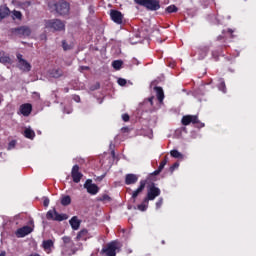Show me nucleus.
<instances>
[{
    "mask_svg": "<svg viewBox=\"0 0 256 256\" xmlns=\"http://www.w3.org/2000/svg\"><path fill=\"white\" fill-rule=\"evenodd\" d=\"M62 243L60 244V255L61 256H73L77 255L78 251H83V244L77 243L69 236H63Z\"/></svg>",
    "mask_w": 256,
    "mask_h": 256,
    "instance_id": "nucleus-1",
    "label": "nucleus"
},
{
    "mask_svg": "<svg viewBox=\"0 0 256 256\" xmlns=\"http://www.w3.org/2000/svg\"><path fill=\"white\" fill-rule=\"evenodd\" d=\"M137 5L145 7L148 11H159L161 4L159 0H134Z\"/></svg>",
    "mask_w": 256,
    "mask_h": 256,
    "instance_id": "nucleus-2",
    "label": "nucleus"
},
{
    "mask_svg": "<svg viewBox=\"0 0 256 256\" xmlns=\"http://www.w3.org/2000/svg\"><path fill=\"white\" fill-rule=\"evenodd\" d=\"M181 123L185 127H187V125H191V123H193V125H196V127H198V129H201L202 127H205V124L202 123L201 121H199V117H197V115L183 116L182 120H181Z\"/></svg>",
    "mask_w": 256,
    "mask_h": 256,
    "instance_id": "nucleus-3",
    "label": "nucleus"
},
{
    "mask_svg": "<svg viewBox=\"0 0 256 256\" xmlns=\"http://www.w3.org/2000/svg\"><path fill=\"white\" fill-rule=\"evenodd\" d=\"M45 27L54 31H65V22L59 19L48 20L46 21Z\"/></svg>",
    "mask_w": 256,
    "mask_h": 256,
    "instance_id": "nucleus-4",
    "label": "nucleus"
},
{
    "mask_svg": "<svg viewBox=\"0 0 256 256\" xmlns=\"http://www.w3.org/2000/svg\"><path fill=\"white\" fill-rule=\"evenodd\" d=\"M161 195V189L157 188L155 184H152L148 188L147 196L144 199L145 203H149V201H155L156 197H159Z\"/></svg>",
    "mask_w": 256,
    "mask_h": 256,
    "instance_id": "nucleus-5",
    "label": "nucleus"
},
{
    "mask_svg": "<svg viewBox=\"0 0 256 256\" xmlns=\"http://www.w3.org/2000/svg\"><path fill=\"white\" fill-rule=\"evenodd\" d=\"M46 219H48V221H66L68 216L67 214H59L57 210L52 209L46 213Z\"/></svg>",
    "mask_w": 256,
    "mask_h": 256,
    "instance_id": "nucleus-6",
    "label": "nucleus"
},
{
    "mask_svg": "<svg viewBox=\"0 0 256 256\" xmlns=\"http://www.w3.org/2000/svg\"><path fill=\"white\" fill-rule=\"evenodd\" d=\"M16 58L18 61V69H20V71H24V73H29V71H31V64L28 63L27 60L23 59L21 53H17Z\"/></svg>",
    "mask_w": 256,
    "mask_h": 256,
    "instance_id": "nucleus-7",
    "label": "nucleus"
},
{
    "mask_svg": "<svg viewBox=\"0 0 256 256\" xmlns=\"http://www.w3.org/2000/svg\"><path fill=\"white\" fill-rule=\"evenodd\" d=\"M12 33L17 37H29V35H31V28H29V26H20L18 28H14Z\"/></svg>",
    "mask_w": 256,
    "mask_h": 256,
    "instance_id": "nucleus-8",
    "label": "nucleus"
},
{
    "mask_svg": "<svg viewBox=\"0 0 256 256\" xmlns=\"http://www.w3.org/2000/svg\"><path fill=\"white\" fill-rule=\"evenodd\" d=\"M106 256H117V242H110L102 249Z\"/></svg>",
    "mask_w": 256,
    "mask_h": 256,
    "instance_id": "nucleus-9",
    "label": "nucleus"
},
{
    "mask_svg": "<svg viewBox=\"0 0 256 256\" xmlns=\"http://www.w3.org/2000/svg\"><path fill=\"white\" fill-rule=\"evenodd\" d=\"M56 8V12L59 15H67L69 13V3H67L66 1H60L55 5Z\"/></svg>",
    "mask_w": 256,
    "mask_h": 256,
    "instance_id": "nucleus-10",
    "label": "nucleus"
},
{
    "mask_svg": "<svg viewBox=\"0 0 256 256\" xmlns=\"http://www.w3.org/2000/svg\"><path fill=\"white\" fill-rule=\"evenodd\" d=\"M84 188L87 189L90 195H97V193H99V186L93 184V180L91 179L86 180Z\"/></svg>",
    "mask_w": 256,
    "mask_h": 256,
    "instance_id": "nucleus-11",
    "label": "nucleus"
},
{
    "mask_svg": "<svg viewBox=\"0 0 256 256\" xmlns=\"http://www.w3.org/2000/svg\"><path fill=\"white\" fill-rule=\"evenodd\" d=\"M110 17L116 25H123V13L119 10H111Z\"/></svg>",
    "mask_w": 256,
    "mask_h": 256,
    "instance_id": "nucleus-12",
    "label": "nucleus"
},
{
    "mask_svg": "<svg viewBox=\"0 0 256 256\" xmlns=\"http://www.w3.org/2000/svg\"><path fill=\"white\" fill-rule=\"evenodd\" d=\"M72 179L74 183H80L81 179L83 178V174L79 172V165H74L72 168Z\"/></svg>",
    "mask_w": 256,
    "mask_h": 256,
    "instance_id": "nucleus-13",
    "label": "nucleus"
},
{
    "mask_svg": "<svg viewBox=\"0 0 256 256\" xmlns=\"http://www.w3.org/2000/svg\"><path fill=\"white\" fill-rule=\"evenodd\" d=\"M30 233H33V228L31 226H24L22 228L17 229L16 231V237L23 238L27 237Z\"/></svg>",
    "mask_w": 256,
    "mask_h": 256,
    "instance_id": "nucleus-14",
    "label": "nucleus"
},
{
    "mask_svg": "<svg viewBox=\"0 0 256 256\" xmlns=\"http://www.w3.org/2000/svg\"><path fill=\"white\" fill-rule=\"evenodd\" d=\"M75 239L76 241H87V239H91V234L89 233V230L82 229L78 232Z\"/></svg>",
    "mask_w": 256,
    "mask_h": 256,
    "instance_id": "nucleus-15",
    "label": "nucleus"
},
{
    "mask_svg": "<svg viewBox=\"0 0 256 256\" xmlns=\"http://www.w3.org/2000/svg\"><path fill=\"white\" fill-rule=\"evenodd\" d=\"M31 111H33V106L31 104H29V103L22 104L20 106V113L24 117H29V115H31Z\"/></svg>",
    "mask_w": 256,
    "mask_h": 256,
    "instance_id": "nucleus-16",
    "label": "nucleus"
},
{
    "mask_svg": "<svg viewBox=\"0 0 256 256\" xmlns=\"http://www.w3.org/2000/svg\"><path fill=\"white\" fill-rule=\"evenodd\" d=\"M147 185V180H141L139 187L132 193V199H137L140 193H143L145 186Z\"/></svg>",
    "mask_w": 256,
    "mask_h": 256,
    "instance_id": "nucleus-17",
    "label": "nucleus"
},
{
    "mask_svg": "<svg viewBox=\"0 0 256 256\" xmlns=\"http://www.w3.org/2000/svg\"><path fill=\"white\" fill-rule=\"evenodd\" d=\"M137 181H139V176H137V174H126L125 176L126 185H135Z\"/></svg>",
    "mask_w": 256,
    "mask_h": 256,
    "instance_id": "nucleus-18",
    "label": "nucleus"
},
{
    "mask_svg": "<svg viewBox=\"0 0 256 256\" xmlns=\"http://www.w3.org/2000/svg\"><path fill=\"white\" fill-rule=\"evenodd\" d=\"M42 247L46 253H51L53 248L55 247V242L53 240H44L42 243Z\"/></svg>",
    "mask_w": 256,
    "mask_h": 256,
    "instance_id": "nucleus-19",
    "label": "nucleus"
},
{
    "mask_svg": "<svg viewBox=\"0 0 256 256\" xmlns=\"http://www.w3.org/2000/svg\"><path fill=\"white\" fill-rule=\"evenodd\" d=\"M69 224H70L71 228L73 229V231H78V229L81 227V220H79V218L77 216H73L69 220Z\"/></svg>",
    "mask_w": 256,
    "mask_h": 256,
    "instance_id": "nucleus-20",
    "label": "nucleus"
},
{
    "mask_svg": "<svg viewBox=\"0 0 256 256\" xmlns=\"http://www.w3.org/2000/svg\"><path fill=\"white\" fill-rule=\"evenodd\" d=\"M49 75L53 79H59V77H63V70L61 68H54L49 71Z\"/></svg>",
    "mask_w": 256,
    "mask_h": 256,
    "instance_id": "nucleus-21",
    "label": "nucleus"
},
{
    "mask_svg": "<svg viewBox=\"0 0 256 256\" xmlns=\"http://www.w3.org/2000/svg\"><path fill=\"white\" fill-rule=\"evenodd\" d=\"M155 91H156V97L159 103H163V99H165V93L163 92V88L155 87Z\"/></svg>",
    "mask_w": 256,
    "mask_h": 256,
    "instance_id": "nucleus-22",
    "label": "nucleus"
},
{
    "mask_svg": "<svg viewBox=\"0 0 256 256\" xmlns=\"http://www.w3.org/2000/svg\"><path fill=\"white\" fill-rule=\"evenodd\" d=\"M24 137H26V139H35V131L31 128H26L24 130Z\"/></svg>",
    "mask_w": 256,
    "mask_h": 256,
    "instance_id": "nucleus-23",
    "label": "nucleus"
},
{
    "mask_svg": "<svg viewBox=\"0 0 256 256\" xmlns=\"http://www.w3.org/2000/svg\"><path fill=\"white\" fill-rule=\"evenodd\" d=\"M9 15V8L7 6H0V21Z\"/></svg>",
    "mask_w": 256,
    "mask_h": 256,
    "instance_id": "nucleus-24",
    "label": "nucleus"
},
{
    "mask_svg": "<svg viewBox=\"0 0 256 256\" xmlns=\"http://www.w3.org/2000/svg\"><path fill=\"white\" fill-rule=\"evenodd\" d=\"M0 63H11V58L4 51H0Z\"/></svg>",
    "mask_w": 256,
    "mask_h": 256,
    "instance_id": "nucleus-25",
    "label": "nucleus"
},
{
    "mask_svg": "<svg viewBox=\"0 0 256 256\" xmlns=\"http://www.w3.org/2000/svg\"><path fill=\"white\" fill-rule=\"evenodd\" d=\"M218 89L219 91H222V93H227V86L225 85V80H223V78H219Z\"/></svg>",
    "mask_w": 256,
    "mask_h": 256,
    "instance_id": "nucleus-26",
    "label": "nucleus"
},
{
    "mask_svg": "<svg viewBox=\"0 0 256 256\" xmlns=\"http://www.w3.org/2000/svg\"><path fill=\"white\" fill-rule=\"evenodd\" d=\"M61 205H63V207H67V205H71V196L69 195L62 196Z\"/></svg>",
    "mask_w": 256,
    "mask_h": 256,
    "instance_id": "nucleus-27",
    "label": "nucleus"
},
{
    "mask_svg": "<svg viewBox=\"0 0 256 256\" xmlns=\"http://www.w3.org/2000/svg\"><path fill=\"white\" fill-rule=\"evenodd\" d=\"M12 19L15 21V19H18V21H21L23 19V14L20 11L14 10L12 11Z\"/></svg>",
    "mask_w": 256,
    "mask_h": 256,
    "instance_id": "nucleus-28",
    "label": "nucleus"
},
{
    "mask_svg": "<svg viewBox=\"0 0 256 256\" xmlns=\"http://www.w3.org/2000/svg\"><path fill=\"white\" fill-rule=\"evenodd\" d=\"M122 66H123V61L121 60H115L112 62V67L116 69V71H119V69H121Z\"/></svg>",
    "mask_w": 256,
    "mask_h": 256,
    "instance_id": "nucleus-29",
    "label": "nucleus"
},
{
    "mask_svg": "<svg viewBox=\"0 0 256 256\" xmlns=\"http://www.w3.org/2000/svg\"><path fill=\"white\" fill-rule=\"evenodd\" d=\"M170 155L174 157V159H183V155L178 150H171Z\"/></svg>",
    "mask_w": 256,
    "mask_h": 256,
    "instance_id": "nucleus-30",
    "label": "nucleus"
},
{
    "mask_svg": "<svg viewBox=\"0 0 256 256\" xmlns=\"http://www.w3.org/2000/svg\"><path fill=\"white\" fill-rule=\"evenodd\" d=\"M178 8L175 5H170L166 8L167 13H177Z\"/></svg>",
    "mask_w": 256,
    "mask_h": 256,
    "instance_id": "nucleus-31",
    "label": "nucleus"
},
{
    "mask_svg": "<svg viewBox=\"0 0 256 256\" xmlns=\"http://www.w3.org/2000/svg\"><path fill=\"white\" fill-rule=\"evenodd\" d=\"M62 47H63L64 51H71V49H73V46L67 44V41H65V40L62 41Z\"/></svg>",
    "mask_w": 256,
    "mask_h": 256,
    "instance_id": "nucleus-32",
    "label": "nucleus"
},
{
    "mask_svg": "<svg viewBox=\"0 0 256 256\" xmlns=\"http://www.w3.org/2000/svg\"><path fill=\"white\" fill-rule=\"evenodd\" d=\"M117 83L120 85V87H125V85H127V80L125 78H119Z\"/></svg>",
    "mask_w": 256,
    "mask_h": 256,
    "instance_id": "nucleus-33",
    "label": "nucleus"
},
{
    "mask_svg": "<svg viewBox=\"0 0 256 256\" xmlns=\"http://www.w3.org/2000/svg\"><path fill=\"white\" fill-rule=\"evenodd\" d=\"M15 145H17V141L12 140L11 142H9L8 150L11 151V149H15Z\"/></svg>",
    "mask_w": 256,
    "mask_h": 256,
    "instance_id": "nucleus-34",
    "label": "nucleus"
},
{
    "mask_svg": "<svg viewBox=\"0 0 256 256\" xmlns=\"http://www.w3.org/2000/svg\"><path fill=\"white\" fill-rule=\"evenodd\" d=\"M165 165H167V159H164V160L160 163V165H159V167H158V170L163 171V169H165Z\"/></svg>",
    "mask_w": 256,
    "mask_h": 256,
    "instance_id": "nucleus-35",
    "label": "nucleus"
},
{
    "mask_svg": "<svg viewBox=\"0 0 256 256\" xmlns=\"http://www.w3.org/2000/svg\"><path fill=\"white\" fill-rule=\"evenodd\" d=\"M163 205V198H159L156 202V209H161V206Z\"/></svg>",
    "mask_w": 256,
    "mask_h": 256,
    "instance_id": "nucleus-36",
    "label": "nucleus"
},
{
    "mask_svg": "<svg viewBox=\"0 0 256 256\" xmlns=\"http://www.w3.org/2000/svg\"><path fill=\"white\" fill-rule=\"evenodd\" d=\"M100 201H111V197H109V195H107V194H104L100 198Z\"/></svg>",
    "mask_w": 256,
    "mask_h": 256,
    "instance_id": "nucleus-37",
    "label": "nucleus"
},
{
    "mask_svg": "<svg viewBox=\"0 0 256 256\" xmlns=\"http://www.w3.org/2000/svg\"><path fill=\"white\" fill-rule=\"evenodd\" d=\"M138 209L139 211H147V206L145 204H139Z\"/></svg>",
    "mask_w": 256,
    "mask_h": 256,
    "instance_id": "nucleus-38",
    "label": "nucleus"
},
{
    "mask_svg": "<svg viewBox=\"0 0 256 256\" xmlns=\"http://www.w3.org/2000/svg\"><path fill=\"white\" fill-rule=\"evenodd\" d=\"M171 171H175V169H179V163L178 162H176V163H174L172 166H171Z\"/></svg>",
    "mask_w": 256,
    "mask_h": 256,
    "instance_id": "nucleus-39",
    "label": "nucleus"
},
{
    "mask_svg": "<svg viewBox=\"0 0 256 256\" xmlns=\"http://www.w3.org/2000/svg\"><path fill=\"white\" fill-rule=\"evenodd\" d=\"M122 119L125 123H127V121H129V114H123Z\"/></svg>",
    "mask_w": 256,
    "mask_h": 256,
    "instance_id": "nucleus-40",
    "label": "nucleus"
},
{
    "mask_svg": "<svg viewBox=\"0 0 256 256\" xmlns=\"http://www.w3.org/2000/svg\"><path fill=\"white\" fill-rule=\"evenodd\" d=\"M43 205L44 207H49V198H44Z\"/></svg>",
    "mask_w": 256,
    "mask_h": 256,
    "instance_id": "nucleus-41",
    "label": "nucleus"
},
{
    "mask_svg": "<svg viewBox=\"0 0 256 256\" xmlns=\"http://www.w3.org/2000/svg\"><path fill=\"white\" fill-rule=\"evenodd\" d=\"M74 101H76V103H79L81 101V98L79 96H75Z\"/></svg>",
    "mask_w": 256,
    "mask_h": 256,
    "instance_id": "nucleus-42",
    "label": "nucleus"
},
{
    "mask_svg": "<svg viewBox=\"0 0 256 256\" xmlns=\"http://www.w3.org/2000/svg\"><path fill=\"white\" fill-rule=\"evenodd\" d=\"M153 99H155V97H150V98L148 99L150 105H153Z\"/></svg>",
    "mask_w": 256,
    "mask_h": 256,
    "instance_id": "nucleus-43",
    "label": "nucleus"
},
{
    "mask_svg": "<svg viewBox=\"0 0 256 256\" xmlns=\"http://www.w3.org/2000/svg\"><path fill=\"white\" fill-rule=\"evenodd\" d=\"M159 173H161V171H160L159 169H157V170H155V171L153 172V175H159Z\"/></svg>",
    "mask_w": 256,
    "mask_h": 256,
    "instance_id": "nucleus-44",
    "label": "nucleus"
},
{
    "mask_svg": "<svg viewBox=\"0 0 256 256\" xmlns=\"http://www.w3.org/2000/svg\"><path fill=\"white\" fill-rule=\"evenodd\" d=\"M228 33H229L230 35H233V29H228Z\"/></svg>",
    "mask_w": 256,
    "mask_h": 256,
    "instance_id": "nucleus-45",
    "label": "nucleus"
},
{
    "mask_svg": "<svg viewBox=\"0 0 256 256\" xmlns=\"http://www.w3.org/2000/svg\"><path fill=\"white\" fill-rule=\"evenodd\" d=\"M64 113H71V109L70 110H67V109H64Z\"/></svg>",
    "mask_w": 256,
    "mask_h": 256,
    "instance_id": "nucleus-46",
    "label": "nucleus"
},
{
    "mask_svg": "<svg viewBox=\"0 0 256 256\" xmlns=\"http://www.w3.org/2000/svg\"><path fill=\"white\" fill-rule=\"evenodd\" d=\"M81 69H85V70H88L89 67L88 66H82Z\"/></svg>",
    "mask_w": 256,
    "mask_h": 256,
    "instance_id": "nucleus-47",
    "label": "nucleus"
},
{
    "mask_svg": "<svg viewBox=\"0 0 256 256\" xmlns=\"http://www.w3.org/2000/svg\"><path fill=\"white\" fill-rule=\"evenodd\" d=\"M34 95H36V97H39V93L37 92H34Z\"/></svg>",
    "mask_w": 256,
    "mask_h": 256,
    "instance_id": "nucleus-48",
    "label": "nucleus"
},
{
    "mask_svg": "<svg viewBox=\"0 0 256 256\" xmlns=\"http://www.w3.org/2000/svg\"><path fill=\"white\" fill-rule=\"evenodd\" d=\"M65 91H66V93H69V88H66Z\"/></svg>",
    "mask_w": 256,
    "mask_h": 256,
    "instance_id": "nucleus-49",
    "label": "nucleus"
},
{
    "mask_svg": "<svg viewBox=\"0 0 256 256\" xmlns=\"http://www.w3.org/2000/svg\"><path fill=\"white\" fill-rule=\"evenodd\" d=\"M112 155H115V151H112Z\"/></svg>",
    "mask_w": 256,
    "mask_h": 256,
    "instance_id": "nucleus-50",
    "label": "nucleus"
},
{
    "mask_svg": "<svg viewBox=\"0 0 256 256\" xmlns=\"http://www.w3.org/2000/svg\"><path fill=\"white\" fill-rule=\"evenodd\" d=\"M0 256H5V254H0Z\"/></svg>",
    "mask_w": 256,
    "mask_h": 256,
    "instance_id": "nucleus-51",
    "label": "nucleus"
},
{
    "mask_svg": "<svg viewBox=\"0 0 256 256\" xmlns=\"http://www.w3.org/2000/svg\"><path fill=\"white\" fill-rule=\"evenodd\" d=\"M112 146H113V144L111 143V144H110V147H112Z\"/></svg>",
    "mask_w": 256,
    "mask_h": 256,
    "instance_id": "nucleus-52",
    "label": "nucleus"
},
{
    "mask_svg": "<svg viewBox=\"0 0 256 256\" xmlns=\"http://www.w3.org/2000/svg\"><path fill=\"white\" fill-rule=\"evenodd\" d=\"M0 103H1V99H0Z\"/></svg>",
    "mask_w": 256,
    "mask_h": 256,
    "instance_id": "nucleus-53",
    "label": "nucleus"
}]
</instances>
